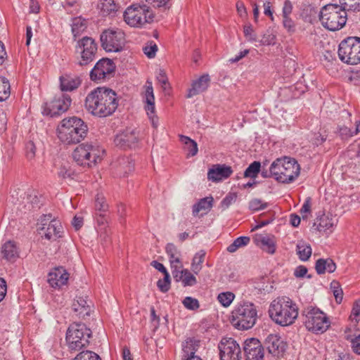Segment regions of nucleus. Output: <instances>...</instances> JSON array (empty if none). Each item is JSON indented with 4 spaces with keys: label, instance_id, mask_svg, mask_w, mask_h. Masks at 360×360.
Listing matches in <instances>:
<instances>
[{
    "label": "nucleus",
    "instance_id": "nucleus-1",
    "mask_svg": "<svg viewBox=\"0 0 360 360\" xmlns=\"http://www.w3.org/2000/svg\"><path fill=\"white\" fill-rule=\"evenodd\" d=\"M119 100L117 93L107 87H97L86 97L85 107L92 115L99 117L112 115L117 110Z\"/></svg>",
    "mask_w": 360,
    "mask_h": 360
},
{
    "label": "nucleus",
    "instance_id": "nucleus-2",
    "mask_svg": "<svg viewBox=\"0 0 360 360\" xmlns=\"http://www.w3.org/2000/svg\"><path fill=\"white\" fill-rule=\"evenodd\" d=\"M270 318L276 324L288 326L298 316V307L289 297H281L273 300L269 309Z\"/></svg>",
    "mask_w": 360,
    "mask_h": 360
},
{
    "label": "nucleus",
    "instance_id": "nucleus-3",
    "mask_svg": "<svg viewBox=\"0 0 360 360\" xmlns=\"http://www.w3.org/2000/svg\"><path fill=\"white\" fill-rule=\"evenodd\" d=\"M87 130V126L80 118H65L58 126V137L65 144H75L84 139Z\"/></svg>",
    "mask_w": 360,
    "mask_h": 360
},
{
    "label": "nucleus",
    "instance_id": "nucleus-4",
    "mask_svg": "<svg viewBox=\"0 0 360 360\" xmlns=\"http://www.w3.org/2000/svg\"><path fill=\"white\" fill-rule=\"evenodd\" d=\"M270 172L276 181L289 184L298 177L300 167L294 158L285 157L277 159L271 164Z\"/></svg>",
    "mask_w": 360,
    "mask_h": 360
},
{
    "label": "nucleus",
    "instance_id": "nucleus-5",
    "mask_svg": "<svg viewBox=\"0 0 360 360\" xmlns=\"http://www.w3.org/2000/svg\"><path fill=\"white\" fill-rule=\"evenodd\" d=\"M319 20L322 25L327 30L330 31L339 30L347 22V11L338 4H329L321 8Z\"/></svg>",
    "mask_w": 360,
    "mask_h": 360
},
{
    "label": "nucleus",
    "instance_id": "nucleus-6",
    "mask_svg": "<svg viewBox=\"0 0 360 360\" xmlns=\"http://www.w3.org/2000/svg\"><path fill=\"white\" fill-rule=\"evenodd\" d=\"M302 316L305 327L312 333H323L330 326V321L327 315L315 307H305L302 311Z\"/></svg>",
    "mask_w": 360,
    "mask_h": 360
},
{
    "label": "nucleus",
    "instance_id": "nucleus-7",
    "mask_svg": "<svg viewBox=\"0 0 360 360\" xmlns=\"http://www.w3.org/2000/svg\"><path fill=\"white\" fill-rule=\"evenodd\" d=\"M123 18L124 22L129 26L141 27L153 21L154 14L149 6L134 4L127 8Z\"/></svg>",
    "mask_w": 360,
    "mask_h": 360
},
{
    "label": "nucleus",
    "instance_id": "nucleus-8",
    "mask_svg": "<svg viewBox=\"0 0 360 360\" xmlns=\"http://www.w3.org/2000/svg\"><path fill=\"white\" fill-rule=\"evenodd\" d=\"M91 331L84 323H73L68 328L66 342L71 351H79L88 346Z\"/></svg>",
    "mask_w": 360,
    "mask_h": 360
},
{
    "label": "nucleus",
    "instance_id": "nucleus-9",
    "mask_svg": "<svg viewBox=\"0 0 360 360\" xmlns=\"http://www.w3.org/2000/svg\"><path fill=\"white\" fill-rule=\"evenodd\" d=\"M105 150L97 146L82 143L72 153V158L78 165L92 167L101 161Z\"/></svg>",
    "mask_w": 360,
    "mask_h": 360
},
{
    "label": "nucleus",
    "instance_id": "nucleus-10",
    "mask_svg": "<svg viewBox=\"0 0 360 360\" xmlns=\"http://www.w3.org/2000/svg\"><path fill=\"white\" fill-rule=\"evenodd\" d=\"M338 56L341 61L349 65L360 63V38L347 37L339 45Z\"/></svg>",
    "mask_w": 360,
    "mask_h": 360
},
{
    "label": "nucleus",
    "instance_id": "nucleus-11",
    "mask_svg": "<svg viewBox=\"0 0 360 360\" xmlns=\"http://www.w3.org/2000/svg\"><path fill=\"white\" fill-rule=\"evenodd\" d=\"M98 45L94 39L90 37H83L77 41L75 45L76 53L78 56V64L86 66L92 63L97 53Z\"/></svg>",
    "mask_w": 360,
    "mask_h": 360
},
{
    "label": "nucleus",
    "instance_id": "nucleus-12",
    "mask_svg": "<svg viewBox=\"0 0 360 360\" xmlns=\"http://www.w3.org/2000/svg\"><path fill=\"white\" fill-rule=\"evenodd\" d=\"M100 40L105 51L119 52L124 45L125 34L120 29H108L101 33Z\"/></svg>",
    "mask_w": 360,
    "mask_h": 360
},
{
    "label": "nucleus",
    "instance_id": "nucleus-13",
    "mask_svg": "<svg viewBox=\"0 0 360 360\" xmlns=\"http://www.w3.org/2000/svg\"><path fill=\"white\" fill-rule=\"evenodd\" d=\"M37 225L39 233L49 240H56L62 236L61 223L54 219L51 214L41 216Z\"/></svg>",
    "mask_w": 360,
    "mask_h": 360
},
{
    "label": "nucleus",
    "instance_id": "nucleus-14",
    "mask_svg": "<svg viewBox=\"0 0 360 360\" xmlns=\"http://www.w3.org/2000/svg\"><path fill=\"white\" fill-rule=\"evenodd\" d=\"M71 102L70 96L62 93L56 96L51 102L45 103L42 105V113L51 117L58 116L68 110Z\"/></svg>",
    "mask_w": 360,
    "mask_h": 360
},
{
    "label": "nucleus",
    "instance_id": "nucleus-15",
    "mask_svg": "<svg viewBox=\"0 0 360 360\" xmlns=\"http://www.w3.org/2000/svg\"><path fill=\"white\" fill-rule=\"evenodd\" d=\"M220 360H240L241 351L239 345L232 338H223L219 343Z\"/></svg>",
    "mask_w": 360,
    "mask_h": 360
},
{
    "label": "nucleus",
    "instance_id": "nucleus-16",
    "mask_svg": "<svg viewBox=\"0 0 360 360\" xmlns=\"http://www.w3.org/2000/svg\"><path fill=\"white\" fill-rule=\"evenodd\" d=\"M143 99L146 103L145 110L148 118L151 122L153 127L157 129L158 127V117L155 114V96L152 82L148 80L146 82Z\"/></svg>",
    "mask_w": 360,
    "mask_h": 360
},
{
    "label": "nucleus",
    "instance_id": "nucleus-17",
    "mask_svg": "<svg viewBox=\"0 0 360 360\" xmlns=\"http://www.w3.org/2000/svg\"><path fill=\"white\" fill-rule=\"evenodd\" d=\"M115 66L113 62L108 58L99 60L90 72V77L92 80L105 79L115 70Z\"/></svg>",
    "mask_w": 360,
    "mask_h": 360
},
{
    "label": "nucleus",
    "instance_id": "nucleus-18",
    "mask_svg": "<svg viewBox=\"0 0 360 360\" xmlns=\"http://www.w3.org/2000/svg\"><path fill=\"white\" fill-rule=\"evenodd\" d=\"M247 311L248 305L245 302L235 307L232 311L231 322L236 328L242 330H248Z\"/></svg>",
    "mask_w": 360,
    "mask_h": 360
},
{
    "label": "nucleus",
    "instance_id": "nucleus-19",
    "mask_svg": "<svg viewBox=\"0 0 360 360\" xmlns=\"http://www.w3.org/2000/svg\"><path fill=\"white\" fill-rule=\"evenodd\" d=\"M138 141L136 131L134 129H127L122 133L117 134L114 142L116 146L127 149L134 147Z\"/></svg>",
    "mask_w": 360,
    "mask_h": 360
},
{
    "label": "nucleus",
    "instance_id": "nucleus-20",
    "mask_svg": "<svg viewBox=\"0 0 360 360\" xmlns=\"http://www.w3.org/2000/svg\"><path fill=\"white\" fill-rule=\"evenodd\" d=\"M233 170L230 166L226 165H214L207 172V179L212 182L221 181L229 178Z\"/></svg>",
    "mask_w": 360,
    "mask_h": 360
},
{
    "label": "nucleus",
    "instance_id": "nucleus-21",
    "mask_svg": "<svg viewBox=\"0 0 360 360\" xmlns=\"http://www.w3.org/2000/svg\"><path fill=\"white\" fill-rule=\"evenodd\" d=\"M69 279V274L62 266L54 268L48 275V283L53 288H60L67 284Z\"/></svg>",
    "mask_w": 360,
    "mask_h": 360
},
{
    "label": "nucleus",
    "instance_id": "nucleus-22",
    "mask_svg": "<svg viewBox=\"0 0 360 360\" xmlns=\"http://www.w3.org/2000/svg\"><path fill=\"white\" fill-rule=\"evenodd\" d=\"M72 308L76 316L79 318L84 319L89 316L91 312L92 303L87 297L77 296L75 299Z\"/></svg>",
    "mask_w": 360,
    "mask_h": 360
},
{
    "label": "nucleus",
    "instance_id": "nucleus-23",
    "mask_svg": "<svg viewBox=\"0 0 360 360\" xmlns=\"http://www.w3.org/2000/svg\"><path fill=\"white\" fill-rule=\"evenodd\" d=\"M267 349L274 356L282 354L286 347L285 343L280 336L276 334H270L266 338Z\"/></svg>",
    "mask_w": 360,
    "mask_h": 360
},
{
    "label": "nucleus",
    "instance_id": "nucleus-24",
    "mask_svg": "<svg viewBox=\"0 0 360 360\" xmlns=\"http://www.w3.org/2000/svg\"><path fill=\"white\" fill-rule=\"evenodd\" d=\"M254 243L263 251L273 255L276 252V241L274 236L256 234L253 238Z\"/></svg>",
    "mask_w": 360,
    "mask_h": 360
},
{
    "label": "nucleus",
    "instance_id": "nucleus-25",
    "mask_svg": "<svg viewBox=\"0 0 360 360\" xmlns=\"http://www.w3.org/2000/svg\"><path fill=\"white\" fill-rule=\"evenodd\" d=\"M210 83V77L208 75H204L198 79L193 82L191 88L188 91L187 97L191 98L205 91Z\"/></svg>",
    "mask_w": 360,
    "mask_h": 360
},
{
    "label": "nucleus",
    "instance_id": "nucleus-26",
    "mask_svg": "<svg viewBox=\"0 0 360 360\" xmlns=\"http://www.w3.org/2000/svg\"><path fill=\"white\" fill-rule=\"evenodd\" d=\"M60 88L62 91H72L81 84L79 77L65 75L60 77Z\"/></svg>",
    "mask_w": 360,
    "mask_h": 360
},
{
    "label": "nucleus",
    "instance_id": "nucleus-27",
    "mask_svg": "<svg viewBox=\"0 0 360 360\" xmlns=\"http://www.w3.org/2000/svg\"><path fill=\"white\" fill-rule=\"evenodd\" d=\"M315 269L318 274H323L326 272L333 273L336 269V264L330 258H321L316 261Z\"/></svg>",
    "mask_w": 360,
    "mask_h": 360
},
{
    "label": "nucleus",
    "instance_id": "nucleus-28",
    "mask_svg": "<svg viewBox=\"0 0 360 360\" xmlns=\"http://www.w3.org/2000/svg\"><path fill=\"white\" fill-rule=\"evenodd\" d=\"M200 347V341L193 338H190L186 340L182 344L183 350V359H186L193 355H195V352Z\"/></svg>",
    "mask_w": 360,
    "mask_h": 360
},
{
    "label": "nucleus",
    "instance_id": "nucleus-29",
    "mask_svg": "<svg viewBox=\"0 0 360 360\" xmlns=\"http://www.w3.org/2000/svg\"><path fill=\"white\" fill-rule=\"evenodd\" d=\"M134 162L129 157H122L118 160L117 172L120 176H125L134 170Z\"/></svg>",
    "mask_w": 360,
    "mask_h": 360
},
{
    "label": "nucleus",
    "instance_id": "nucleus-30",
    "mask_svg": "<svg viewBox=\"0 0 360 360\" xmlns=\"http://www.w3.org/2000/svg\"><path fill=\"white\" fill-rule=\"evenodd\" d=\"M166 253L169 257L172 268H177L181 264V252L173 243H168L165 248Z\"/></svg>",
    "mask_w": 360,
    "mask_h": 360
},
{
    "label": "nucleus",
    "instance_id": "nucleus-31",
    "mask_svg": "<svg viewBox=\"0 0 360 360\" xmlns=\"http://www.w3.org/2000/svg\"><path fill=\"white\" fill-rule=\"evenodd\" d=\"M3 257L8 261H12L18 257V251L15 244L9 240L5 243L1 248Z\"/></svg>",
    "mask_w": 360,
    "mask_h": 360
},
{
    "label": "nucleus",
    "instance_id": "nucleus-32",
    "mask_svg": "<svg viewBox=\"0 0 360 360\" xmlns=\"http://www.w3.org/2000/svg\"><path fill=\"white\" fill-rule=\"evenodd\" d=\"M213 198L212 196L205 197L200 199L193 206V215L196 216L200 211H209L213 205Z\"/></svg>",
    "mask_w": 360,
    "mask_h": 360
},
{
    "label": "nucleus",
    "instance_id": "nucleus-33",
    "mask_svg": "<svg viewBox=\"0 0 360 360\" xmlns=\"http://www.w3.org/2000/svg\"><path fill=\"white\" fill-rule=\"evenodd\" d=\"M337 220L333 219V217H330L328 215H324L320 217L319 219V224L317 226V229L319 231H330L331 232L333 229L336 226Z\"/></svg>",
    "mask_w": 360,
    "mask_h": 360
},
{
    "label": "nucleus",
    "instance_id": "nucleus-34",
    "mask_svg": "<svg viewBox=\"0 0 360 360\" xmlns=\"http://www.w3.org/2000/svg\"><path fill=\"white\" fill-rule=\"evenodd\" d=\"M98 8L103 15L115 13L119 8V6L114 0H101Z\"/></svg>",
    "mask_w": 360,
    "mask_h": 360
},
{
    "label": "nucleus",
    "instance_id": "nucleus-35",
    "mask_svg": "<svg viewBox=\"0 0 360 360\" xmlns=\"http://www.w3.org/2000/svg\"><path fill=\"white\" fill-rule=\"evenodd\" d=\"M87 27V22L85 19L82 18H75L73 19L72 24V32L75 40L76 37L82 34Z\"/></svg>",
    "mask_w": 360,
    "mask_h": 360
},
{
    "label": "nucleus",
    "instance_id": "nucleus-36",
    "mask_svg": "<svg viewBox=\"0 0 360 360\" xmlns=\"http://www.w3.org/2000/svg\"><path fill=\"white\" fill-rule=\"evenodd\" d=\"M297 254L302 261H307L311 255V248L309 244L300 241L296 246Z\"/></svg>",
    "mask_w": 360,
    "mask_h": 360
},
{
    "label": "nucleus",
    "instance_id": "nucleus-37",
    "mask_svg": "<svg viewBox=\"0 0 360 360\" xmlns=\"http://www.w3.org/2000/svg\"><path fill=\"white\" fill-rule=\"evenodd\" d=\"M179 140L184 145V149L188 155L194 156L197 154L198 144L194 140L184 135H179Z\"/></svg>",
    "mask_w": 360,
    "mask_h": 360
},
{
    "label": "nucleus",
    "instance_id": "nucleus-38",
    "mask_svg": "<svg viewBox=\"0 0 360 360\" xmlns=\"http://www.w3.org/2000/svg\"><path fill=\"white\" fill-rule=\"evenodd\" d=\"M206 252L201 250L196 252L192 259L191 269L194 274H198L202 269V264L205 260Z\"/></svg>",
    "mask_w": 360,
    "mask_h": 360
},
{
    "label": "nucleus",
    "instance_id": "nucleus-39",
    "mask_svg": "<svg viewBox=\"0 0 360 360\" xmlns=\"http://www.w3.org/2000/svg\"><path fill=\"white\" fill-rule=\"evenodd\" d=\"M261 172V163L259 161H254L249 165V188L257 184L258 181L255 180L258 174Z\"/></svg>",
    "mask_w": 360,
    "mask_h": 360
},
{
    "label": "nucleus",
    "instance_id": "nucleus-40",
    "mask_svg": "<svg viewBox=\"0 0 360 360\" xmlns=\"http://www.w3.org/2000/svg\"><path fill=\"white\" fill-rule=\"evenodd\" d=\"M179 279L184 286H193L197 283L196 278L188 269H185L179 272Z\"/></svg>",
    "mask_w": 360,
    "mask_h": 360
},
{
    "label": "nucleus",
    "instance_id": "nucleus-41",
    "mask_svg": "<svg viewBox=\"0 0 360 360\" xmlns=\"http://www.w3.org/2000/svg\"><path fill=\"white\" fill-rule=\"evenodd\" d=\"M338 5L347 12L360 11V0H338Z\"/></svg>",
    "mask_w": 360,
    "mask_h": 360
},
{
    "label": "nucleus",
    "instance_id": "nucleus-42",
    "mask_svg": "<svg viewBox=\"0 0 360 360\" xmlns=\"http://www.w3.org/2000/svg\"><path fill=\"white\" fill-rule=\"evenodd\" d=\"M10 84L8 80L0 76V102L6 101L10 96Z\"/></svg>",
    "mask_w": 360,
    "mask_h": 360
},
{
    "label": "nucleus",
    "instance_id": "nucleus-43",
    "mask_svg": "<svg viewBox=\"0 0 360 360\" xmlns=\"http://www.w3.org/2000/svg\"><path fill=\"white\" fill-rule=\"evenodd\" d=\"M248 245V236H240L237 238L230 244L226 250L230 253L235 252L237 250Z\"/></svg>",
    "mask_w": 360,
    "mask_h": 360
},
{
    "label": "nucleus",
    "instance_id": "nucleus-44",
    "mask_svg": "<svg viewBox=\"0 0 360 360\" xmlns=\"http://www.w3.org/2000/svg\"><path fill=\"white\" fill-rule=\"evenodd\" d=\"M73 360H101L98 354L90 350L79 352Z\"/></svg>",
    "mask_w": 360,
    "mask_h": 360
},
{
    "label": "nucleus",
    "instance_id": "nucleus-45",
    "mask_svg": "<svg viewBox=\"0 0 360 360\" xmlns=\"http://www.w3.org/2000/svg\"><path fill=\"white\" fill-rule=\"evenodd\" d=\"M235 295L231 292H221L218 295L217 300L224 307H229L233 302Z\"/></svg>",
    "mask_w": 360,
    "mask_h": 360
},
{
    "label": "nucleus",
    "instance_id": "nucleus-46",
    "mask_svg": "<svg viewBox=\"0 0 360 360\" xmlns=\"http://www.w3.org/2000/svg\"><path fill=\"white\" fill-rule=\"evenodd\" d=\"M95 209L96 212H106L108 209V205L106 203L105 197L101 194H98L95 200Z\"/></svg>",
    "mask_w": 360,
    "mask_h": 360
},
{
    "label": "nucleus",
    "instance_id": "nucleus-47",
    "mask_svg": "<svg viewBox=\"0 0 360 360\" xmlns=\"http://www.w3.org/2000/svg\"><path fill=\"white\" fill-rule=\"evenodd\" d=\"M347 331H350V329H347L345 330V339L350 340L353 352L356 354L360 355V334L355 338H352L350 335L347 334Z\"/></svg>",
    "mask_w": 360,
    "mask_h": 360
},
{
    "label": "nucleus",
    "instance_id": "nucleus-48",
    "mask_svg": "<svg viewBox=\"0 0 360 360\" xmlns=\"http://www.w3.org/2000/svg\"><path fill=\"white\" fill-rule=\"evenodd\" d=\"M268 204L262 202L258 198H253L249 202V209L253 212L264 210L267 207Z\"/></svg>",
    "mask_w": 360,
    "mask_h": 360
},
{
    "label": "nucleus",
    "instance_id": "nucleus-49",
    "mask_svg": "<svg viewBox=\"0 0 360 360\" xmlns=\"http://www.w3.org/2000/svg\"><path fill=\"white\" fill-rule=\"evenodd\" d=\"M330 288L338 303H340L343 298V292L338 282L333 281L330 283Z\"/></svg>",
    "mask_w": 360,
    "mask_h": 360
},
{
    "label": "nucleus",
    "instance_id": "nucleus-50",
    "mask_svg": "<svg viewBox=\"0 0 360 360\" xmlns=\"http://www.w3.org/2000/svg\"><path fill=\"white\" fill-rule=\"evenodd\" d=\"M182 303L184 306L189 310H196L200 307L198 300L192 297H186Z\"/></svg>",
    "mask_w": 360,
    "mask_h": 360
},
{
    "label": "nucleus",
    "instance_id": "nucleus-51",
    "mask_svg": "<svg viewBox=\"0 0 360 360\" xmlns=\"http://www.w3.org/2000/svg\"><path fill=\"white\" fill-rule=\"evenodd\" d=\"M338 132L342 139H347L356 135L354 133V130L345 125L339 126L338 128Z\"/></svg>",
    "mask_w": 360,
    "mask_h": 360
},
{
    "label": "nucleus",
    "instance_id": "nucleus-52",
    "mask_svg": "<svg viewBox=\"0 0 360 360\" xmlns=\"http://www.w3.org/2000/svg\"><path fill=\"white\" fill-rule=\"evenodd\" d=\"M258 318L257 310L252 303H249V328H252Z\"/></svg>",
    "mask_w": 360,
    "mask_h": 360
},
{
    "label": "nucleus",
    "instance_id": "nucleus-53",
    "mask_svg": "<svg viewBox=\"0 0 360 360\" xmlns=\"http://www.w3.org/2000/svg\"><path fill=\"white\" fill-rule=\"evenodd\" d=\"M264 355V348H259L257 350L249 349V360H262Z\"/></svg>",
    "mask_w": 360,
    "mask_h": 360
},
{
    "label": "nucleus",
    "instance_id": "nucleus-54",
    "mask_svg": "<svg viewBox=\"0 0 360 360\" xmlns=\"http://www.w3.org/2000/svg\"><path fill=\"white\" fill-rule=\"evenodd\" d=\"M236 196L234 194H228L221 202L219 208L222 210L227 209L235 200Z\"/></svg>",
    "mask_w": 360,
    "mask_h": 360
},
{
    "label": "nucleus",
    "instance_id": "nucleus-55",
    "mask_svg": "<svg viewBox=\"0 0 360 360\" xmlns=\"http://www.w3.org/2000/svg\"><path fill=\"white\" fill-rule=\"evenodd\" d=\"M158 51V46L155 43L151 42L150 45L146 46L143 48V52L149 58H153L155 56Z\"/></svg>",
    "mask_w": 360,
    "mask_h": 360
},
{
    "label": "nucleus",
    "instance_id": "nucleus-56",
    "mask_svg": "<svg viewBox=\"0 0 360 360\" xmlns=\"http://www.w3.org/2000/svg\"><path fill=\"white\" fill-rule=\"evenodd\" d=\"M105 212H96V220L98 226H100V229H105V225L108 223L107 218L105 217Z\"/></svg>",
    "mask_w": 360,
    "mask_h": 360
},
{
    "label": "nucleus",
    "instance_id": "nucleus-57",
    "mask_svg": "<svg viewBox=\"0 0 360 360\" xmlns=\"http://www.w3.org/2000/svg\"><path fill=\"white\" fill-rule=\"evenodd\" d=\"M283 25L290 32H295V22L290 16L283 17Z\"/></svg>",
    "mask_w": 360,
    "mask_h": 360
},
{
    "label": "nucleus",
    "instance_id": "nucleus-58",
    "mask_svg": "<svg viewBox=\"0 0 360 360\" xmlns=\"http://www.w3.org/2000/svg\"><path fill=\"white\" fill-rule=\"evenodd\" d=\"M26 156L29 160H32L35 156L36 147L32 141H29L25 147Z\"/></svg>",
    "mask_w": 360,
    "mask_h": 360
},
{
    "label": "nucleus",
    "instance_id": "nucleus-59",
    "mask_svg": "<svg viewBox=\"0 0 360 360\" xmlns=\"http://www.w3.org/2000/svg\"><path fill=\"white\" fill-rule=\"evenodd\" d=\"M292 12V4L290 0H285L283 4L282 8V16L288 17L290 16Z\"/></svg>",
    "mask_w": 360,
    "mask_h": 360
},
{
    "label": "nucleus",
    "instance_id": "nucleus-60",
    "mask_svg": "<svg viewBox=\"0 0 360 360\" xmlns=\"http://www.w3.org/2000/svg\"><path fill=\"white\" fill-rule=\"evenodd\" d=\"M156 78L159 83L165 89V85L168 83V79L165 72L163 70L160 69L157 73Z\"/></svg>",
    "mask_w": 360,
    "mask_h": 360
},
{
    "label": "nucleus",
    "instance_id": "nucleus-61",
    "mask_svg": "<svg viewBox=\"0 0 360 360\" xmlns=\"http://www.w3.org/2000/svg\"><path fill=\"white\" fill-rule=\"evenodd\" d=\"M310 211H311V199L309 198H308L305 200L304 203L303 204V205L300 210V213L302 214V217L305 218V217H307V214L309 213Z\"/></svg>",
    "mask_w": 360,
    "mask_h": 360
},
{
    "label": "nucleus",
    "instance_id": "nucleus-62",
    "mask_svg": "<svg viewBox=\"0 0 360 360\" xmlns=\"http://www.w3.org/2000/svg\"><path fill=\"white\" fill-rule=\"evenodd\" d=\"M264 13L269 16L271 21H274V17L273 15V11L271 10V5L269 1L264 3Z\"/></svg>",
    "mask_w": 360,
    "mask_h": 360
},
{
    "label": "nucleus",
    "instance_id": "nucleus-63",
    "mask_svg": "<svg viewBox=\"0 0 360 360\" xmlns=\"http://www.w3.org/2000/svg\"><path fill=\"white\" fill-rule=\"evenodd\" d=\"M259 348H264L260 341L257 338H249V349L257 350Z\"/></svg>",
    "mask_w": 360,
    "mask_h": 360
},
{
    "label": "nucleus",
    "instance_id": "nucleus-64",
    "mask_svg": "<svg viewBox=\"0 0 360 360\" xmlns=\"http://www.w3.org/2000/svg\"><path fill=\"white\" fill-rule=\"evenodd\" d=\"M307 273V269L304 266L300 265L298 266L294 271V275L297 278H302Z\"/></svg>",
    "mask_w": 360,
    "mask_h": 360
}]
</instances>
